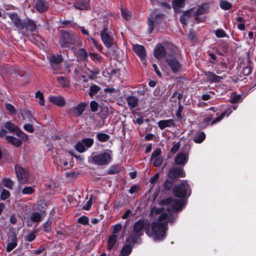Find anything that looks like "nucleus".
Segmentation results:
<instances>
[{
    "label": "nucleus",
    "mask_w": 256,
    "mask_h": 256,
    "mask_svg": "<svg viewBox=\"0 0 256 256\" xmlns=\"http://www.w3.org/2000/svg\"><path fill=\"white\" fill-rule=\"evenodd\" d=\"M161 153V150L160 149H156L154 150L152 154L151 160H154L155 158L160 157V154Z\"/></svg>",
    "instance_id": "obj_52"
},
{
    "label": "nucleus",
    "mask_w": 256,
    "mask_h": 256,
    "mask_svg": "<svg viewBox=\"0 0 256 256\" xmlns=\"http://www.w3.org/2000/svg\"><path fill=\"white\" fill-rule=\"evenodd\" d=\"M133 50L140 58L144 62L145 60L146 52L143 46L139 44L133 46Z\"/></svg>",
    "instance_id": "obj_14"
},
{
    "label": "nucleus",
    "mask_w": 256,
    "mask_h": 256,
    "mask_svg": "<svg viewBox=\"0 0 256 256\" xmlns=\"http://www.w3.org/2000/svg\"><path fill=\"white\" fill-rule=\"evenodd\" d=\"M44 216V214H40L38 212H34L30 216V220L34 222H41Z\"/></svg>",
    "instance_id": "obj_23"
},
{
    "label": "nucleus",
    "mask_w": 256,
    "mask_h": 256,
    "mask_svg": "<svg viewBox=\"0 0 256 256\" xmlns=\"http://www.w3.org/2000/svg\"><path fill=\"white\" fill-rule=\"evenodd\" d=\"M168 176L170 178H174L178 177L184 178L186 176V174L182 168H174L169 172Z\"/></svg>",
    "instance_id": "obj_10"
},
{
    "label": "nucleus",
    "mask_w": 256,
    "mask_h": 256,
    "mask_svg": "<svg viewBox=\"0 0 256 256\" xmlns=\"http://www.w3.org/2000/svg\"><path fill=\"white\" fill-rule=\"evenodd\" d=\"M220 4V8L224 10H228L232 7L231 4L224 0H221Z\"/></svg>",
    "instance_id": "obj_34"
},
{
    "label": "nucleus",
    "mask_w": 256,
    "mask_h": 256,
    "mask_svg": "<svg viewBox=\"0 0 256 256\" xmlns=\"http://www.w3.org/2000/svg\"><path fill=\"white\" fill-rule=\"evenodd\" d=\"M98 139L102 142L106 141L110 138V136L106 134L100 133L96 136Z\"/></svg>",
    "instance_id": "obj_38"
},
{
    "label": "nucleus",
    "mask_w": 256,
    "mask_h": 256,
    "mask_svg": "<svg viewBox=\"0 0 256 256\" xmlns=\"http://www.w3.org/2000/svg\"><path fill=\"white\" fill-rule=\"evenodd\" d=\"M180 144L179 142L175 144L171 148V152L175 153L180 148Z\"/></svg>",
    "instance_id": "obj_60"
},
{
    "label": "nucleus",
    "mask_w": 256,
    "mask_h": 256,
    "mask_svg": "<svg viewBox=\"0 0 256 256\" xmlns=\"http://www.w3.org/2000/svg\"><path fill=\"white\" fill-rule=\"evenodd\" d=\"M22 115L24 120H26L30 123L35 124L37 122L36 119L30 111L22 110Z\"/></svg>",
    "instance_id": "obj_16"
},
{
    "label": "nucleus",
    "mask_w": 256,
    "mask_h": 256,
    "mask_svg": "<svg viewBox=\"0 0 256 256\" xmlns=\"http://www.w3.org/2000/svg\"><path fill=\"white\" fill-rule=\"evenodd\" d=\"M34 124H32L30 122L25 124L24 125L23 128L26 131L30 133H32L34 132V129L33 126Z\"/></svg>",
    "instance_id": "obj_37"
},
{
    "label": "nucleus",
    "mask_w": 256,
    "mask_h": 256,
    "mask_svg": "<svg viewBox=\"0 0 256 256\" xmlns=\"http://www.w3.org/2000/svg\"><path fill=\"white\" fill-rule=\"evenodd\" d=\"M80 55L82 58L84 59H86L88 57V53L86 52L85 50H84L83 49H82L80 50Z\"/></svg>",
    "instance_id": "obj_63"
},
{
    "label": "nucleus",
    "mask_w": 256,
    "mask_h": 256,
    "mask_svg": "<svg viewBox=\"0 0 256 256\" xmlns=\"http://www.w3.org/2000/svg\"><path fill=\"white\" fill-rule=\"evenodd\" d=\"M91 110L92 112H96L98 109V103L95 101H92L90 104Z\"/></svg>",
    "instance_id": "obj_59"
},
{
    "label": "nucleus",
    "mask_w": 256,
    "mask_h": 256,
    "mask_svg": "<svg viewBox=\"0 0 256 256\" xmlns=\"http://www.w3.org/2000/svg\"><path fill=\"white\" fill-rule=\"evenodd\" d=\"M90 89L89 94L90 96H92L96 94L100 90V88L97 85L94 84L90 87Z\"/></svg>",
    "instance_id": "obj_36"
},
{
    "label": "nucleus",
    "mask_w": 256,
    "mask_h": 256,
    "mask_svg": "<svg viewBox=\"0 0 256 256\" xmlns=\"http://www.w3.org/2000/svg\"><path fill=\"white\" fill-rule=\"evenodd\" d=\"M82 142L84 144V146H86L87 148L90 147L94 142V141L91 138H85L82 140Z\"/></svg>",
    "instance_id": "obj_45"
},
{
    "label": "nucleus",
    "mask_w": 256,
    "mask_h": 256,
    "mask_svg": "<svg viewBox=\"0 0 256 256\" xmlns=\"http://www.w3.org/2000/svg\"><path fill=\"white\" fill-rule=\"evenodd\" d=\"M78 222L82 224L86 225L88 222V217L83 216L78 219Z\"/></svg>",
    "instance_id": "obj_49"
},
{
    "label": "nucleus",
    "mask_w": 256,
    "mask_h": 256,
    "mask_svg": "<svg viewBox=\"0 0 256 256\" xmlns=\"http://www.w3.org/2000/svg\"><path fill=\"white\" fill-rule=\"evenodd\" d=\"M206 75L210 80L212 82H218L220 80L222 79V78H221L220 76H218L210 72H206Z\"/></svg>",
    "instance_id": "obj_27"
},
{
    "label": "nucleus",
    "mask_w": 256,
    "mask_h": 256,
    "mask_svg": "<svg viewBox=\"0 0 256 256\" xmlns=\"http://www.w3.org/2000/svg\"><path fill=\"white\" fill-rule=\"evenodd\" d=\"M111 228L112 234H116L122 230V225L120 224H117L112 226Z\"/></svg>",
    "instance_id": "obj_39"
},
{
    "label": "nucleus",
    "mask_w": 256,
    "mask_h": 256,
    "mask_svg": "<svg viewBox=\"0 0 256 256\" xmlns=\"http://www.w3.org/2000/svg\"><path fill=\"white\" fill-rule=\"evenodd\" d=\"M186 0H174L172 2V5L176 12H180V8L184 7Z\"/></svg>",
    "instance_id": "obj_22"
},
{
    "label": "nucleus",
    "mask_w": 256,
    "mask_h": 256,
    "mask_svg": "<svg viewBox=\"0 0 256 256\" xmlns=\"http://www.w3.org/2000/svg\"><path fill=\"white\" fill-rule=\"evenodd\" d=\"M10 196V192L6 190H3L0 195V198L2 200H6Z\"/></svg>",
    "instance_id": "obj_51"
},
{
    "label": "nucleus",
    "mask_w": 256,
    "mask_h": 256,
    "mask_svg": "<svg viewBox=\"0 0 256 256\" xmlns=\"http://www.w3.org/2000/svg\"><path fill=\"white\" fill-rule=\"evenodd\" d=\"M151 160L154 161V165L156 167L160 166L162 162V157H158L155 158L154 160Z\"/></svg>",
    "instance_id": "obj_47"
},
{
    "label": "nucleus",
    "mask_w": 256,
    "mask_h": 256,
    "mask_svg": "<svg viewBox=\"0 0 256 256\" xmlns=\"http://www.w3.org/2000/svg\"><path fill=\"white\" fill-rule=\"evenodd\" d=\"M121 12L122 18L126 20H128L131 18V12H128L127 10L122 9Z\"/></svg>",
    "instance_id": "obj_40"
},
{
    "label": "nucleus",
    "mask_w": 256,
    "mask_h": 256,
    "mask_svg": "<svg viewBox=\"0 0 256 256\" xmlns=\"http://www.w3.org/2000/svg\"><path fill=\"white\" fill-rule=\"evenodd\" d=\"M48 100L58 106H63L66 104V102L63 97L60 96H50L48 97Z\"/></svg>",
    "instance_id": "obj_12"
},
{
    "label": "nucleus",
    "mask_w": 256,
    "mask_h": 256,
    "mask_svg": "<svg viewBox=\"0 0 256 256\" xmlns=\"http://www.w3.org/2000/svg\"><path fill=\"white\" fill-rule=\"evenodd\" d=\"M58 83L62 87H68V82L67 80L62 76H58L57 78Z\"/></svg>",
    "instance_id": "obj_35"
},
{
    "label": "nucleus",
    "mask_w": 256,
    "mask_h": 256,
    "mask_svg": "<svg viewBox=\"0 0 256 256\" xmlns=\"http://www.w3.org/2000/svg\"><path fill=\"white\" fill-rule=\"evenodd\" d=\"M62 58L60 56L52 55L50 58V61L52 66H55L56 64H60L62 62Z\"/></svg>",
    "instance_id": "obj_26"
},
{
    "label": "nucleus",
    "mask_w": 256,
    "mask_h": 256,
    "mask_svg": "<svg viewBox=\"0 0 256 256\" xmlns=\"http://www.w3.org/2000/svg\"><path fill=\"white\" fill-rule=\"evenodd\" d=\"M34 192L33 188L31 186H27L24 188L22 190V193L25 194H32Z\"/></svg>",
    "instance_id": "obj_44"
},
{
    "label": "nucleus",
    "mask_w": 256,
    "mask_h": 256,
    "mask_svg": "<svg viewBox=\"0 0 256 256\" xmlns=\"http://www.w3.org/2000/svg\"><path fill=\"white\" fill-rule=\"evenodd\" d=\"M36 8L40 12H42L46 11L48 8V4L44 0H38Z\"/></svg>",
    "instance_id": "obj_19"
},
{
    "label": "nucleus",
    "mask_w": 256,
    "mask_h": 256,
    "mask_svg": "<svg viewBox=\"0 0 256 256\" xmlns=\"http://www.w3.org/2000/svg\"><path fill=\"white\" fill-rule=\"evenodd\" d=\"M2 182L4 186L10 188H11L14 185V182L8 178L4 179Z\"/></svg>",
    "instance_id": "obj_43"
},
{
    "label": "nucleus",
    "mask_w": 256,
    "mask_h": 256,
    "mask_svg": "<svg viewBox=\"0 0 256 256\" xmlns=\"http://www.w3.org/2000/svg\"><path fill=\"white\" fill-rule=\"evenodd\" d=\"M37 230H36L32 232H30L25 237V240L28 242H32L36 238Z\"/></svg>",
    "instance_id": "obj_33"
},
{
    "label": "nucleus",
    "mask_w": 256,
    "mask_h": 256,
    "mask_svg": "<svg viewBox=\"0 0 256 256\" xmlns=\"http://www.w3.org/2000/svg\"><path fill=\"white\" fill-rule=\"evenodd\" d=\"M35 97L37 98H38V104L43 106L44 105V100L43 94L40 92V90L36 92L35 94Z\"/></svg>",
    "instance_id": "obj_29"
},
{
    "label": "nucleus",
    "mask_w": 256,
    "mask_h": 256,
    "mask_svg": "<svg viewBox=\"0 0 256 256\" xmlns=\"http://www.w3.org/2000/svg\"><path fill=\"white\" fill-rule=\"evenodd\" d=\"M60 64H56L55 66H52L53 70H54V74H58L60 73L61 72L60 71Z\"/></svg>",
    "instance_id": "obj_61"
},
{
    "label": "nucleus",
    "mask_w": 256,
    "mask_h": 256,
    "mask_svg": "<svg viewBox=\"0 0 256 256\" xmlns=\"http://www.w3.org/2000/svg\"><path fill=\"white\" fill-rule=\"evenodd\" d=\"M126 101L130 108L132 110L138 106V99L134 96H130L127 98Z\"/></svg>",
    "instance_id": "obj_20"
},
{
    "label": "nucleus",
    "mask_w": 256,
    "mask_h": 256,
    "mask_svg": "<svg viewBox=\"0 0 256 256\" xmlns=\"http://www.w3.org/2000/svg\"><path fill=\"white\" fill-rule=\"evenodd\" d=\"M101 38L104 44L107 48L110 47L114 42V36L112 34L108 32V30L104 28L100 32Z\"/></svg>",
    "instance_id": "obj_7"
},
{
    "label": "nucleus",
    "mask_w": 256,
    "mask_h": 256,
    "mask_svg": "<svg viewBox=\"0 0 256 256\" xmlns=\"http://www.w3.org/2000/svg\"><path fill=\"white\" fill-rule=\"evenodd\" d=\"M182 202L176 198H168L160 203L158 206L150 209V216L154 220L152 223L147 234L154 240H162L167 230L166 225L175 219L173 212L181 210Z\"/></svg>",
    "instance_id": "obj_1"
},
{
    "label": "nucleus",
    "mask_w": 256,
    "mask_h": 256,
    "mask_svg": "<svg viewBox=\"0 0 256 256\" xmlns=\"http://www.w3.org/2000/svg\"><path fill=\"white\" fill-rule=\"evenodd\" d=\"M4 126L6 128L12 132H14L16 130V127L14 124L10 122H6Z\"/></svg>",
    "instance_id": "obj_31"
},
{
    "label": "nucleus",
    "mask_w": 256,
    "mask_h": 256,
    "mask_svg": "<svg viewBox=\"0 0 256 256\" xmlns=\"http://www.w3.org/2000/svg\"><path fill=\"white\" fill-rule=\"evenodd\" d=\"M154 55L156 58L158 59L164 58L166 60L168 58L164 48L160 44H158L156 46Z\"/></svg>",
    "instance_id": "obj_13"
},
{
    "label": "nucleus",
    "mask_w": 256,
    "mask_h": 256,
    "mask_svg": "<svg viewBox=\"0 0 256 256\" xmlns=\"http://www.w3.org/2000/svg\"><path fill=\"white\" fill-rule=\"evenodd\" d=\"M215 34L218 38H223L226 36L225 32L222 30H216Z\"/></svg>",
    "instance_id": "obj_55"
},
{
    "label": "nucleus",
    "mask_w": 256,
    "mask_h": 256,
    "mask_svg": "<svg viewBox=\"0 0 256 256\" xmlns=\"http://www.w3.org/2000/svg\"><path fill=\"white\" fill-rule=\"evenodd\" d=\"M36 25L32 21L28 20L26 21H24L21 20L17 19V28L24 29L30 30V32H34L36 30Z\"/></svg>",
    "instance_id": "obj_6"
},
{
    "label": "nucleus",
    "mask_w": 256,
    "mask_h": 256,
    "mask_svg": "<svg viewBox=\"0 0 256 256\" xmlns=\"http://www.w3.org/2000/svg\"><path fill=\"white\" fill-rule=\"evenodd\" d=\"M226 112H224L222 113L218 117L215 118L214 120L212 121V124L220 122L221 120H222L224 118Z\"/></svg>",
    "instance_id": "obj_54"
},
{
    "label": "nucleus",
    "mask_w": 256,
    "mask_h": 256,
    "mask_svg": "<svg viewBox=\"0 0 256 256\" xmlns=\"http://www.w3.org/2000/svg\"><path fill=\"white\" fill-rule=\"evenodd\" d=\"M190 186L186 181L184 180L180 184H177L174 188V193L175 196L178 198L184 197L187 193L190 194Z\"/></svg>",
    "instance_id": "obj_4"
},
{
    "label": "nucleus",
    "mask_w": 256,
    "mask_h": 256,
    "mask_svg": "<svg viewBox=\"0 0 256 256\" xmlns=\"http://www.w3.org/2000/svg\"><path fill=\"white\" fill-rule=\"evenodd\" d=\"M89 0H78L74 4V7L78 10H87L89 7Z\"/></svg>",
    "instance_id": "obj_15"
},
{
    "label": "nucleus",
    "mask_w": 256,
    "mask_h": 256,
    "mask_svg": "<svg viewBox=\"0 0 256 256\" xmlns=\"http://www.w3.org/2000/svg\"><path fill=\"white\" fill-rule=\"evenodd\" d=\"M174 125V122L172 119L161 120L158 122V126L161 130H163L167 127L172 126Z\"/></svg>",
    "instance_id": "obj_18"
},
{
    "label": "nucleus",
    "mask_w": 256,
    "mask_h": 256,
    "mask_svg": "<svg viewBox=\"0 0 256 256\" xmlns=\"http://www.w3.org/2000/svg\"><path fill=\"white\" fill-rule=\"evenodd\" d=\"M163 18L164 15L162 14H158L154 16V14H150V17L148 18L150 32H152L153 30L154 25L160 23Z\"/></svg>",
    "instance_id": "obj_8"
},
{
    "label": "nucleus",
    "mask_w": 256,
    "mask_h": 256,
    "mask_svg": "<svg viewBox=\"0 0 256 256\" xmlns=\"http://www.w3.org/2000/svg\"><path fill=\"white\" fill-rule=\"evenodd\" d=\"M52 222L50 220H48L44 224V230L46 232H50L52 230Z\"/></svg>",
    "instance_id": "obj_41"
},
{
    "label": "nucleus",
    "mask_w": 256,
    "mask_h": 256,
    "mask_svg": "<svg viewBox=\"0 0 256 256\" xmlns=\"http://www.w3.org/2000/svg\"><path fill=\"white\" fill-rule=\"evenodd\" d=\"M6 108L8 112L11 113H13L15 112L14 107L10 104H6Z\"/></svg>",
    "instance_id": "obj_57"
},
{
    "label": "nucleus",
    "mask_w": 256,
    "mask_h": 256,
    "mask_svg": "<svg viewBox=\"0 0 256 256\" xmlns=\"http://www.w3.org/2000/svg\"><path fill=\"white\" fill-rule=\"evenodd\" d=\"M90 40H92V43L96 46V48L99 50L101 51L102 50V46L100 45L98 42L94 40V38H91Z\"/></svg>",
    "instance_id": "obj_58"
},
{
    "label": "nucleus",
    "mask_w": 256,
    "mask_h": 256,
    "mask_svg": "<svg viewBox=\"0 0 256 256\" xmlns=\"http://www.w3.org/2000/svg\"><path fill=\"white\" fill-rule=\"evenodd\" d=\"M183 108H184L183 106H182L180 104V102H179L178 109V111L176 112V116L178 118H182V112Z\"/></svg>",
    "instance_id": "obj_56"
},
{
    "label": "nucleus",
    "mask_w": 256,
    "mask_h": 256,
    "mask_svg": "<svg viewBox=\"0 0 256 256\" xmlns=\"http://www.w3.org/2000/svg\"><path fill=\"white\" fill-rule=\"evenodd\" d=\"M92 203V196L90 198V200L87 202V203L83 206L82 208L86 210H89L91 207Z\"/></svg>",
    "instance_id": "obj_50"
},
{
    "label": "nucleus",
    "mask_w": 256,
    "mask_h": 256,
    "mask_svg": "<svg viewBox=\"0 0 256 256\" xmlns=\"http://www.w3.org/2000/svg\"><path fill=\"white\" fill-rule=\"evenodd\" d=\"M188 160V155L184 153L178 154L175 159V162L178 165L184 164Z\"/></svg>",
    "instance_id": "obj_17"
},
{
    "label": "nucleus",
    "mask_w": 256,
    "mask_h": 256,
    "mask_svg": "<svg viewBox=\"0 0 256 256\" xmlns=\"http://www.w3.org/2000/svg\"><path fill=\"white\" fill-rule=\"evenodd\" d=\"M6 140H7V142L8 143H10L14 146L16 145V140L14 137L12 136H6Z\"/></svg>",
    "instance_id": "obj_48"
},
{
    "label": "nucleus",
    "mask_w": 256,
    "mask_h": 256,
    "mask_svg": "<svg viewBox=\"0 0 256 256\" xmlns=\"http://www.w3.org/2000/svg\"><path fill=\"white\" fill-rule=\"evenodd\" d=\"M16 246V242L14 240L13 242L8 243L7 247H6V250L8 252H10L12 250L15 248Z\"/></svg>",
    "instance_id": "obj_53"
},
{
    "label": "nucleus",
    "mask_w": 256,
    "mask_h": 256,
    "mask_svg": "<svg viewBox=\"0 0 256 256\" xmlns=\"http://www.w3.org/2000/svg\"><path fill=\"white\" fill-rule=\"evenodd\" d=\"M166 60L174 72H178L180 70L181 64L176 58L169 59L167 58Z\"/></svg>",
    "instance_id": "obj_11"
},
{
    "label": "nucleus",
    "mask_w": 256,
    "mask_h": 256,
    "mask_svg": "<svg viewBox=\"0 0 256 256\" xmlns=\"http://www.w3.org/2000/svg\"><path fill=\"white\" fill-rule=\"evenodd\" d=\"M188 16L187 14H184V15H182V16H180V21L182 24H186V19H187Z\"/></svg>",
    "instance_id": "obj_62"
},
{
    "label": "nucleus",
    "mask_w": 256,
    "mask_h": 256,
    "mask_svg": "<svg viewBox=\"0 0 256 256\" xmlns=\"http://www.w3.org/2000/svg\"><path fill=\"white\" fill-rule=\"evenodd\" d=\"M17 178L20 183H26L28 180V174L27 170L21 167H17Z\"/></svg>",
    "instance_id": "obj_9"
},
{
    "label": "nucleus",
    "mask_w": 256,
    "mask_h": 256,
    "mask_svg": "<svg viewBox=\"0 0 256 256\" xmlns=\"http://www.w3.org/2000/svg\"><path fill=\"white\" fill-rule=\"evenodd\" d=\"M241 96L240 94L232 96L230 102L232 103H236L240 101Z\"/></svg>",
    "instance_id": "obj_46"
},
{
    "label": "nucleus",
    "mask_w": 256,
    "mask_h": 256,
    "mask_svg": "<svg viewBox=\"0 0 256 256\" xmlns=\"http://www.w3.org/2000/svg\"><path fill=\"white\" fill-rule=\"evenodd\" d=\"M208 10V6L206 4H202L196 11V14L197 15L202 14L206 13Z\"/></svg>",
    "instance_id": "obj_32"
},
{
    "label": "nucleus",
    "mask_w": 256,
    "mask_h": 256,
    "mask_svg": "<svg viewBox=\"0 0 256 256\" xmlns=\"http://www.w3.org/2000/svg\"><path fill=\"white\" fill-rule=\"evenodd\" d=\"M78 36L74 34L64 32L62 38L59 41V44L62 48H70L74 44Z\"/></svg>",
    "instance_id": "obj_5"
},
{
    "label": "nucleus",
    "mask_w": 256,
    "mask_h": 256,
    "mask_svg": "<svg viewBox=\"0 0 256 256\" xmlns=\"http://www.w3.org/2000/svg\"><path fill=\"white\" fill-rule=\"evenodd\" d=\"M138 187L137 186H132L130 188L129 190V192L130 194H134L136 192H137L138 190Z\"/></svg>",
    "instance_id": "obj_64"
},
{
    "label": "nucleus",
    "mask_w": 256,
    "mask_h": 256,
    "mask_svg": "<svg viewBox=\"0 0 256 256\" xmlns=\"http://www.w3.org/2000/svg\"><path fill=\"white\" fill-rule=\"evenodd\" d=\"M146 222L142 220H139L134 225L133 232L127 239V242L130 243L138 242L140 236L142 233V230L146 225Z\"/></svg>",
    "instance_id": "obj_2"
},
{
    "label": "nucleus",
    "mask_w": 256,
    "mask_h": 256,
    "mask_svg": "<svg viewBox=\"0 0 256 256\" xmlns=\"http://www.w3.org/2000/svg\"><path fill=\"white\" fill-rule=\"evenodd\" d=\"M132 248L128 245L124 246L121 250L120 256H128L131 252Z\"/></svg>",
    "instance_id": "obj_30"
},
{
    "label": "nucleus",
    "mask_w": 256,
    "mask_h": 256,
    "mask_svg": "<svg viewBox=\"0 0 256 256\" xmlns=\"http://www.w3.org/2000/svg\"><path fill=\"white\" fill-rule=\"evenodd\" d=\"M76 148L78 152H82L86 150L85 146L82 142H78L76 146Z\"/></svg>",
    "instance_id": "obj_42"
},
{
    "label": "nucleus",
    "mask_w": 256,
    "mask_h": 256,
    "mask_svg": "<svg viewBox=\"0 0 256 256\" xmlns=\"http://www.w3.org/2000/svg\"><path fill=\"white\" fill-rule=\"evenodd\" d=\"M206 138L205 134L202 132H199L194 136V140L196 143H201Z\"/></svg>",
    "instance_id": "obj_28"
},
{
    "label": "nucleus",
    "mask_w": 256,
    "mask_h": 256,
    "mask_svg": "<svg viewBox=\"0 0 256 256\" xmlns=\"http://www.w3.org/2000/svg\"><path fill=\"white\" fill-rule=\"evenodd\" d=\"M112 160V152L107 150L92 157V162L98 165H106Z\"/></svg>",
    "instance_id": "obj_3"
},
{
    "label": "nucleus",
    "mask_w": 256,
    "mask_h": 256,
    "mask_svg": "<svg viewBox=\"0 0 256 256\" xmlns=\"http://www.w3.org/2000/svg\"><path fill=\"white\" fill-rule=\"evenodd\" d=\"M85 106V104L80 103L72 109L73 112L76 116H80L84 112Z\"/></svg>",
    "instance_id": "obj_25"
},
{
    "label": "nucleus",
    "mask_w": 256,
    "mask_h": 256,
    "mask_svg": "<svg viewBox=\"0 0 256 256\" xmlns=\"http://www.w3.org/2000/svg\"><path fill=\"white\" fill-rule=\"evenodd\" d=\"M117 237L118 236L116 234H112L108 236L107 241L108 248V250H111L113 248L117 240Z\"/></svg>",
    "instance_id": "obj_24"
},
{
    "label": "nucleus",
    "mask_w": 256,
    "mask_h": 256,
    "mask_svg": "<svg viewBox=\"0 0 256 256\" xmlns=\"http://www.w3.org/2000/svg\"><path fill=\"white\" fill-rule=\"evenodd\" d=\"M17 137H18L20 140H17V147L22 144V142H26L28 139V136L24 134L22 130L17 128Z\"/></svg>",
    "instance_id": "obj_21"
}]
</instances>
